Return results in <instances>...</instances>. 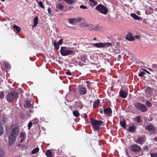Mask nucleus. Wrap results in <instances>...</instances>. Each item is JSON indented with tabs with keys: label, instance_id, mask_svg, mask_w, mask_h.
Instances as JSON below:
<instances>
[{
	"label": "nucleus",
	"instance_id": "3",
	"mask_svg": "<svg viewBox=\"0 0 157 157\" xmlns=\"http://www.w3.org/2000/svg\"><path fill=\"white\" fill-rule=\"evenodd\" d=\"M133 105L136 109L142 112H145L148 110L147 106L145 104L140 102H135Z\"/></svg>",
	"mask_w": 157,
	"mask_h": 157
},
{
	"label": "nucleus",
	"instance_id": "13",
	"mask_svg": "<svg viewBox=\"0 0 157 157\" xmlns=\"http://www.w3.org/2000/svg\"><path fill=\"white\" fill-rule=\"evenodd\" d=\"M13 134H11L9 136V144L10 146H11L14 143L15 140V136Z\"/></svg>",
	"mask_w": 157,
	"mask_h": 157
},
{
	"label": "nucleus",
	"instance_id": "56",
	"mask_svg": "<svg viewBox=\"0 0 157 157\" xmlns=\"http://www.w3.org/2000/svg\"><path fill=\"white\" fill-rule=\"evenodd\" d=\"M86 83L91 84V82L89 81H87L86 82Z\"/></svg>",
	"mask_w": 157,
	"mask_h": 157
},
{
	"label": "nucleus",
	"instance_id": "50",
	"mask_svg": "<svg viewBox=\"0 0 157 157\" xmlns=\"http://www.w3.org/2000/svg\"><path fill=\"white\" fill-rule=\"evenodd\" d=\"M65 74L67 75H71L72 74L70 71H66Z\"/></svg>",
	"mask_w": 157,
	"mask_h": 157
},
{
	"label": "nucleus",
	"instance_id": "29",
	"mask_svg": "<svg viewBox=\"0 0 157 157\" xmlns=\"http://www.w3.org/2000/svg\"><path fill=\"white\" fill-rule=\"evenodd\" d=\"M120 124L121 125L122 127L124 128H125L126 126V124L124 120L120 121Z\"/></svg>",
	"mask_w": 157,
	"mask_h": 157
},
{
	"label": "nucleus",
	"instance_id": "43",
	"mask_svg": "<svg viewBox=\"0 0 157 157\" xmlns=\"http://www.w3.org/2000/svg\"><path fill=\"white\" fill-rule=\"evenodd\" d=\"M145 73L144 71H141L138 75L140 77H143L144 75L145 74Z\"/></svg>",
	"mask_w": 157,
	"mask_h": 157
},
{
	"label": "nucleus",
	"instance_id": "60",
	"mask_svg": "<svg viewBox=\"0 0 157 157\" xmlns=\"http://www.w3.org/2000/svg\"><path fill=\"white\" fill-rule=\"evenodd\" d=\"M143 23H147L144 20H143Z\"/></svg>",
	"mask_w": 157,
	"mask_h": 157
},
{
	"label": "nucleus",
	"instance_id": "47",
	"mask_svg": "<svg viewBox=\"0 0 157 157\" xmlns=\"http://www.w3.org/2000/svg\"><path fill=\"white\" fill-rule=\"evenodd\" d=\"M82 117L85 119H86L87 117V115L86 113H84L81 115Z\"/></svg>",
	"mask_w": 157,
	"mask_h": 157
},
{
	"label": "nucleus",
	"instance_id": "6",
	"mask_svg": "<svg viewBox=\"0 0 157 157\" xmlns=\"http://www.w3.org/2000/svg\"><path fill=\"white\" fill-rule=\"evenodd\" d=\"M90 45L97 48H102L109 47L111 46L112 44L110 43H97L95 44L91 43Z\"/></svg>",
	"mask_w": 157,
	"mask_h": 157
},
{
	"label": "nucleus",
	"instance_id": "49",
	"mask_svg": "<svg viewBox=\"0 0 157 157\" xmlns=\"http://www.w3.org/2000/svg\"><path fill=\"white\" fill-rule=\"evenodd\" d=\"M144 150L146 151H148V147L147 145H145L143 147Z\"/></svg>",
	"mask_w": 157,
	"mask_h": 157
},
{
	"label": "nucleus",
	"instance_id": "8",
	"mask_svg": "<svg viewBox=\"0 0 157 157\" xmlns=\"http://www.w3.org/2000/svg\"><path fill=\"white\" fill-rule=\"evenodd\" d=\"M131 150L133 152H137L141 150L140 147L137 144H133L131 146Z\"/></svg>",
	"mask_w": 157,
	"mask_h": 157
},
{
	"label": "nucleus",
	"instance_id": "20",
	"mask_svg": "<svg viewBox=\"0 0 157 157\" xmlns=\"http://www.w3.org/2000/svg\"><path fill=\"white\" fill-rule=\"evenodd\" d=\"M12 132L13 133L14 135L17 136L19 134V129L17 127L14 128L12 130Z\"/></svg>",
	"mask_w": 157,
	"mask_h": 157
},
{
	"label": "nucleus",
	"instance_id": "62",
	"mask_svg": "<svg viewBox=\"0 0 157 157\" xmlns=\"http://www.w3.org/2000/svg\"><path fill=\"white\" fill-rule=\"evenodd\" d=\"M156 79L157 80V77L156 78Z\"/></svg>",
	"mask_w": 157,
	"mask_h": 157
},
{
	"label": "nucleus",
	"instance_id": "37",
	"mask_svg": "<svg viewBox=\"0 0 157 157\" xmlns=\"http://www.w3.org/2000/svg\"><path fill=\"white\" fill-rule=\"evenodd\" d=\"M4 132V129L1 124H0V136H2Z\"/></svg>",
	"mask_w": 157,
	"mask_h": 157
},
{
	"label": "nucleus",
	"instance_id": "10",
	"mask_svg": "<svg viewBox=\"0 0 157 157\" xmlns=\"http://www.w3.org/2000/svg\"><path fill=\"white\" fill-rule=\"evenodd\" d=\"M146 141V136L145 135H143L142 137H138L136 140L135 142L137 144L142 145Z\"/></svg>",
	"mask_w": 157,
	"mask_h": 157
},
{
	"label": "nucleus",
	"instance_id": "53",
	"mask_svg": "<svg viewBox=\"0 0 157 157\" xmlns=\"http://www.w3.org/2000/svg\"><path fill=\"white\" fill-rule=\"evenodd\" d=\"M153 67L154 68H157V64H153Z\"/></svg>",
	"mask_w": 157,
	"mask_h": 157
},
{
	"label": "nucleus",
	"instance_id": "45",
	"mask_svg": "<svg viewBox=\"0 0 157 157\" xmlns=\"http://www.w3.org/2000/svg\"><path fill=\"white\" fill-rule=\"evenodd\" d=\"M57 43L59 45H62L63 43V39H61Z\"/></svg>",
	"mask_w": 157,
	"mask_h": 157
},
{
	"label": "nucleus",
	"instance_id": "52",
	"mask_svg": "<svg viewBox=\"0 0 157 157\" xmlns=\"http://www.w3.org/2000/svg\"><path fill=\"white\" fill-rule=\"evenodd\" d=\"M153 140H155L156 142H157V136L155 137V138H153Z\"/></svg>",
	"mask_w": 157,
	"mask_h": 157
},
{
	"label": "nucleus",
	"instance_id": "7",
	"mask_svg": "<svg viewBox=\"0 0 157 157\" xmlns=\"http://www.w3.org/2000/svg\"><path fill=\"white\" fill-rule=\"evenodd\" d=\"M89 29L91 31H98L101 30L102 27L98 25H89Z\"/></svg>",
	"mask_w": 157,
	"mask_h": 157
},
{
	"label": "nucleus",
	"instance_id": "14",
	"mask_svg": "<svg viewBox=\"0 0 157 157\" xmlns=\"http://www.w3.org/2000/svg\"><path fill=\"white\" fill-rule=\"evenodd\" d=\"M21 143L19 142V143L17 145V146L19 147V148L22 150L24 149L26 150L28 148V146L27 145L22 144Z\"/></svg>",
	"mask_w": 157,
	"mask_h": 157
},
{
	"label": "nucleus",
	"instance_id": "41",
	"mask_svg": "<svg viewBox=\"0 0 157 157\" xmlns=\"http://www.w3.org/2000/svg\"><path fill=\"white\" fill-rule=\"evenodd\" d=\"M32 125H33V123L31 121H30L28 123V129L29 130L30 129V128L32 126Z\"/></svg>",
	"mask_w": 157,
	"mask_h": 157
},
{
	"label": "nucleus",
	"instance_id": "30",
	"mask_svg": "<svg viewBox=\"0 0 157 157\" xmlns=\"http://www.w3.org/2000/svg\"><path fill=\"white\" fill-rule=\"evenodd\" d=\"M5 155L4 150L2 148H0V156L1 157H4Z\"/></svg>",
	"mask_w": 157,
	"mask_h": 157
},
{
	"label": "nucleus",
	"instance_id": "55",
	"mask_svg": "<svg viewBox=\"0 0 157 157\" xmlns=\"http://www.w3.org/2000/svg\"><path fill=\"white\" fill-rule=\"evenodd\" d=\"M126 155H127V157H128V155H129V154L128 153V151L127 150L126 151Z\"/></svg>",
	"mask_w": 157,
	"mask_h": 157
},
{
	"label": "nucleus",
	"instance_id": "18",
	"mask_svg": "<svg viewBox=\"0 0 157 157\" xmlns=\"http://www.w3.org/2000/svg\"><path fill=\"white\" fill-rule=\"evenodd\" d=\"M131 16L135 20L141 21L142 18L141 17L137 16L136 13H132L131 14Z\"/></svg>",
	"mask_w": 157,
	"mask_h": 157
},
{
	"label": "nucleus",
	"instance_id": "33",
	"mask_svg": "<svg viewBox=\"0 0 157 157\" xmlns=\"http://www.w3.org/2000/svg\"><path fill=\"white\" fill-rule=\"evenodd\" d=\"M141 117L140 116H137L135 119V121L138 123L141 122L142 121L141 120Z\"/></svg>",
	"mask_w": 157,
	"mask_h": 157
},
{
	"label": "nucleus",
	"instance_id": "34",
	"mask_svg": "<svg viewBox=\"0 0 157 157\" xmlns=\"http://www.w3.org/2000/svg\"><path fill=\"white\" fill-rule=\"evenodd\" d=\"M63 6L61 5V4H58L56 6V8L60 10H63Z\"/></svg>",
	"mask_w": 157,
	"mask_h": 157
},
{
	"label": "nucleus",
	"instance_id": "36",
	"mask_svg": "<svg viewBox=\"0 0 157 157\" xmlns=\"http://www.w3.org/2000/svg\"><path fill=\"white\" fill-rule=\"evenodd\" d=\"M145 104L147 107L149 108H150L152 105L151 103L148 101H146Z\"/></svg>",
	"mask_w": 157,
	"mask_h": 157
},
{
	"label": "nucleus",
	"instance_id": "48",
	"mask_svg": "<svg viewBox=\"0 0 157 157\" xmlns=\"http://www.w3.org/2000/svg\"><path fill=\"white\" fill-rule=\"evenodd\" d=\"M48 13L51 16H52V11H51V9L50 7H49L48 8Z\"/></svg>",
	"mask_w": 157,
	"mask_h": 157
},
{
	"label": "nucleus",
	"instance_id": "16",
	"mask_svg": "<svg viewBox=\"0 0 157 157\" xmlns=\"http://www.w3.org/2000/svg\"><path fill=\"white\" fill-rule=\"evenodd\" d=\"M79 91L81 95H84L86 94L87 90L85 87H81L79 88Z\"/></svg>",
	"mask_w": 157,
	"mask_h": 157
},
{
	"label": "nucleus",
	"instance_id": "27",
	"mask_svg": "<svg viewBox=\"0 0 157 157\" xmlns=\"http://www.w3.org/2000/svg\"><path fill=\"white\" fill-rule=\"evenodd\" d=\"M2 110H0V120L1 121H4V116L3 114L2 113Z\"/></svg>",
	"mask_w": 157,
	"mask_h": 157
},
{
	"label": "nucleus",
	"instance_id": "28",
	"mask_svg": "<svg viewBox=\"0 0 157 157\" xmlns=\"http://www.w3.org/2000/svg\"><path fill=\"white\" fill-rule=\"evenodd\" d=\"M53 45L56 50H58L59 49V45L57 43L56 41H54L53 43Z\"/></svg>",
	"mask_w": 157,
	"mask_h": 157
},
{
	"label": "nucleus",
	"instance_id": "17",
	"mask_svg": "<svg viewBox=\"0 0 157 157\" xmlns=\"http://www.w3.org/2000/svg\"><path fill=\"white\" fill-rule=\"evenodd\" d=\"M136 127V126L132 124V125H129L128 128V131L130 132H134Z\"/></svg>",
	"mask_w": 157,
	"mask_h": 157
},
{
	"label": "nucleus",
	"instance_id": "19",
	"mask_svg": "<svg viewBox=\"0 0 157 157\" xmlns=\"http://www.w3.org/2000/svg\"><path fill=\"white\" fill-rule=\"evenodd\" d=\"M26 136L25 133L24 132L21 133L20 134V137L19 138V139H21L20 142V143L22 142L25 139V137Z\"/></svg>",
	"mask_w": 157,
	"mask_h": 157
},
{
	"label": "nucleus",
	"instance_id": "40",
	"mask_svg": "<svg viewBox=\"0 0 157 157\" xmlns=\"http://www.w3.org/2000/svg\"><path fill=\"white\" fill-rule=\"evenodd\" d=\"M4 94L3 92L0 91V99H2L4 98Z\"/></svg>",
	"mask_w": 157,
	"mask_h": 157
},
{
	"label": "nucleus",
	"instance_id": "61",
	"mask_svg": "<svg viewBox=\"0 0 157 157\" xmlns=\"http://www.w3.org/2000/svg\"><path fill=\"white\" fill-rule=\"evenodd\" d=\"M2 1V2H4L5 1V0H1Z\"/></svg>",
	"mask_w": 157,
	"mask_h": 157
},
{
	"label": "nucleus",
	"instance_id": "31",
	"mask_svg": "<svg viewBox=\"0 0 157 157\" xmlns=\"http://www.w3.org/2000/svg\"><path fill=\"white\" fill-rule=\"evenodd\" d=\"M64 1L67 4L70 5H72L74 2V0H64Z\"/></svg>",
	"mask_w": 157,
	"mask_h": 157
},
{
	"label": "nucleus",
	"instance_id": "4",
	"mask_svg": "<svg viewBox=\"0 0 157 157\" xmlns=\"http://www.w3.org/2000/svg\"><path fill=\"white\" fill-rule=\"evenodd\" d=\"M95 9L99 13L104 15H106L108 13V8L102 4L98 5L95 8Z\"/></svg>",
	"mask_w": 157,
	"mask_h": 157
},
{
	"label": "nucleus",
	"instance_id": "51",
	"mask_svg": "<svg viewBox=\"0 0 157 157\" xmlns=\"http://www.w3.org/2000/svg\"><path fill=\"white\" fill-rule=\"evenodd\" d=\"M135 37L136 39H139L140 38V36H135Z\"/></svg>",
	"mask_w": 157,
	"mask_h": 157
},
{
	"label": "nucleus",
	"instance_id": "26",
	"mask_svg": "<svg viewBox=\"0 0 157 157\" xmlns=\"http://www.w3.org/2000/svg\"><path fill=\"white\" fill-rule=\"evenodd\" d=\"M46 155L48 157H52V153L50 150H48L45 153Z\"/></svg>",
	"mask_w": 157,
	"mask_h": 157
},
{
	"label": "nucleus",
	"instance_id": "23",
	"mask_svg": "<svg viewBox=\"0 0 157 157\" xmlns=\"http://www.w3.org/2000/svg\"><path fill=\"white\" fill-rule=\"evenodd\" d=\"M126 38L127 40L131 41H134L135 40L134 38L132 36L131 34L127 35Z\"/></svg>",
	"mask_w": 157,
	"mask_h": 157
},
{
	"label": "nucleus",
	"instance_id": "44",
	"mask_svg": "<svg viewBox=\"0 0 157 157\" xmlns=\"http://www.w3.org/2000/svg\"><path fill=\"white\" fill-rule=\"evenodd\" d=\"M80 8L83 9H88L87 7L83 5L80 6Z\"/></svg>",
	"mask_w": 157,
	"mask_h": 157
},
{
	"label": "nucleus",
	"instance_id": "46",
	"mask_svg": "<svg viewBox=\"0 0 157 157\" xmlns=\"http://www.w3.org/2000/svg\"><path fill=\"white\" fill-rule=\"evenodd\" d=\"M151 157H157V153H151Z\"/></svg>",
	"mask_w": 157,
	"mask_h": 157
},
{
	"label": "nucleus",
	"instance_id": "57",
	"mask_svg": "<svg viewBox=\"0 0 157 157\" xmlns=\"http://www.w3.org/2000/svg\"><path fill=\"white\" fill-rule=\"evenodd\" d=\"M69 9H71L72 8L74 9V8L73 7V6H69Z\"/></svg>",
	"mask_w": 157,
	"mask_h": 157
},
{
	"label": "nucleus",
	"instance_id": "24",
	"mask_svg": "<svg viewBox=\"0 0 157 157\" xmlns=\"http://www.w3.org/2000/svg\"><path fill=\"white\" fill-rule=\"evenodd\" d=\"M38 17L37 16H35L33 20L34 24L33 27L36 26L38 23Z\"/></svg>",
	"mask_w": 157,
	"mask_h": 157
},
{
	"label": "nucleus",
	"instance_id": "58",
	"mask_svg": "<svg viewBox=\"0 0 157 157\" xmlns=\"http://www.w3.org/2000/svg\"><path fill=\"white\" fill-rule=\"evenodd\" d=\"M145 71L148 74H150V73H149V71H147V70H145Z\"/></svg>",
	"mask_w": 157,
	"mask_h": 157
},
{
	"label": "nucleus",
	"instance_id": "9",
	"mask_svg": "<svg viewBox=\"0 0 157 157\" xmlns=\"http://www.w3.org/2000/svg\"><path fill=\"white\" fill-rule=\"evenodd\" d=\"M145 129L152 134H154L156 131L155 127L151 124H148L145 127Z\"/></svg>",
	"mask_w": 157,
	"mask_h": 157
},
{
	"label": "nucleus",
	"instance_id": "42",
	"mask_svg": "<svg viewBox=\"0 0 157 157\" xmlns=\"http://www.w3.org/2000/svg\"><path fill=\"white\" fill-rule=\"evenodd\" d=\"M81 26L82 27H89V25L88 24H85L84 23H81Z\"/></svg>",
	"mask_w": 157,
	"mask_h": 157
},
{
	"label": "nucleus",
	"instance_id": "38",
	"mask_svg": "<svg viewBox=\"0 0 157 157\" xmlns=\"http://www.w3.org/2000/svg\"><path fill=\"white\" fill-rule=\"evenodd\" d=\"M36 2H38V4L39 6L42 8L44 9L45 7L43 4V3L41 1H40L38 2V1H36Z\"/></svg>",
	"mask_w": 157,
	"mask_h": 157
},
{
	"label": "nucleus",
	"instance_id": "2",
	"mask_svg": "<svg viewBox=\"0 0 157 157\" xmlns=\"http://www.w3.org/2000/svg\"><path fill=\"white\" fill-rule=\"evenodd\" d=\"M90 123L94 130L99 132L100 126L103 122L96 119H92L90 120Z\"/></svg>",
	"mask_w": 157,
	"mask_h": 157
},
{
	"label": "nucleus",
	"instance_id": "35",
	"mask_svg": "<svg viewBox=\"0 0 157 157\" xmlns=\"http://www.w3.org/2000/svg\"><path fill=\"white\" fill-rule=\"evenodd\" d=\"M73 115L76 117H78L80 115L79 113L77 111H74L73 113Z\"/></svg>",
	"mask_w": 157,
	"mask_h": 157
},
{
	"label": "nucleus",
	"instance_id": "59",
	"mask_svg": "<svg viewBox=\"0 0 157 157\" xmlns=\"http://www.w3.org/2000/svg\"><path fill=\"white\" fill-rule=\"evenodd\" d=\"M96 39H97V38H96V37H95V38H94L93 39V40H96Z\"/></svg>",
	"mask_w": 157,
	"mask_h": 157
},
{
	"label": "nucleus",
	"instance_id": "15",
	"mask_svg": "<svg viewBox=\"0 0 157 157\" xmlns=\"http://www.w3.org/2000/svg\"><path fill=\"white\" fill-rule=\"evenodd\" d=\"M127 94L128 93L124 90H121L119 92L120 96L123 98H125L127 97Z\"/></svg>",
	"mask_w": 157,
	"mask_h": 157
},
{
	"label": "nucleus",
	"instance_id": "21",
	"mask_svg": "<svg viewBox=\"0 0 157 157\" xmlns=\"http://www.w3.org/2000/svg\"><path fill=\"white\" fill-rule=\"evenodd\" d=\"M89 2L90 6L93 7L97 5L98 2L95 0H89Z\"/></svg>",
	"mask_w": 157,
	"mask_h": 157
},
{
	"label": "nucleus",
	"instance_id": "54",
	"mask_svg": "<svg viewBox=\"0 0 157 157\" xmlns=\"http://www.w3.org/2000/svg\"><path fill=\"white\" fill-rule=\"evenodd\" d=\"M103 110L102 109H100V113H101V114L103 113Z\"/></svg>",
	"mask_w": 157,
	"mask_h": 157
},
{
	"label": "nucleus",
	"instance_id": "22",
	"mask_svg": "<svg viewBox=\"0 0 157 157\" xmlns=\"http://www.w3.org/2000/svg\"><path fill=\"white\" fill-rule=\"evenodd\" d=\"M100 103V101L99 99H97L94 102L93 104V107L94 108H96L99 105Z\"/></svg>",
	"mask_w": 157,
	"mask_h": 157
},
{
	"label": "nucleus",
	"instance_id": "12",
	"mask_svg": "<svg viewBox=\"0 0 157 157\" xmlns=\"http://www.w3.org/2000/svg\"><path fill=\"white\" fill-rule=\"evenodd\" d=\"M82 19V18L80 17H77V18H72L68 19V22L72 25L74 24V23L75 22H80Z\"/></svg>",
	"mask_w": 157,
	"mask_h": 157
},
{
	"label": "nucleus",
	"instance_id": "32",
	"mask_svg": "<svg viewBox=\"0 0 157 157\" xmlns=\"http://www.w3.org/2000/svg\"><path fill=\"white\" fill-rule=\"evenodd\" d=\"M39 150V149L38 147H36L33 149L31 151V153L32 154H35L37 153Z\"/></svg>",
	"mask_w": 157,
	"mask_h": 157
},
{
	"label": "nucleus",
	"instance_id": "5",
	"mask_svg": "<svg viewBox=\"0 0 157 157\" xmlns=\"http://www.w3.org/2000/svg\"><path fill=\"white\" fill-rule=\"evenodd\" d=\"M60 53L62 56H66L73 54L74 52L72 50L69 49L66 47H61Z\"/></svg>",
	"mask_w": 157,
	"mask_h": 157
},
{
	"label": "nucleus",
	"instance_id": "63",
	"mask_svg": "<svg viewBox=\"0 0 157 157\" xmlns=\"http://www.w3.org/2000/svg\"><path fill=\"white\" fill-rule=\"evenodd\" d=\"M147 88H149V87H147Z\"/></svg>",
	"mask_w": 157,
	"mask_h": 157
},
{
	"label": "nucleus",
	"instance_id": "1",
	"mask_svg": "<svg viewBox=\"0 0 157 157\" xmlns=\"http://www.w3.org/2000/svg\"><path fill=\"white\" fill-rule=\"evenodd\" d=\"M19 97L18 93L15 91H11L8 92L6 96L7 101L12 103L18 99Z\"/></svg>",
	"mask_w": 157,
	"mask_h": 157
},
{
	"label": "nucleus",
	"instance_id": "11",
	"mask_svg": "<svg viewBox=\"0 0 157 157\" xmlns=\"http://www.w3.org/2000/svg\"><path fill=\"white\" fill-rule=\"evenodd\" d=\"M103 112L105 115L108 116H111L112 113V111L110 107H107L105 108L103 110Z\"/></svg>",
	"mask_w": 157,
	"mask_h": 157
},
{
	"label": "nucleus",
	"instance_id": "39",
	"mask_svg": "<svg viewBox=\"0 0 157 157\" xmlns=\"http://www.w3.org/2000/svg\"><path fill=\"white\" fill-rule=\"evenodd\" d=\"M26 104L27 107H31L32 106V105L30 103V102L29 100H27L26 101Z\"/></svg>",
	"mask_w": 157,
	"mask_h": 157
},
{
	"label": "nucleus",
	"instance_id": "25",
	"mask_svg": "<svg viewBox=\"0 0 157 157\" xmlns=\"http://www.w3.org/2000/svg\"><path fill=\"white\" fill-rule=\"evenodd\" d=\"M13 28L15 29L17 33H18L20 32L21 30V27L16 25H13Z\"/></svg>",
	"mask_w": 157,
	"mask_h": 157
}]
</instances>
